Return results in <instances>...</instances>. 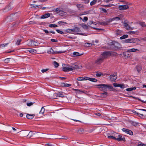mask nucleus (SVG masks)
<instances>
[{
  "mask_svg": "<svg viewBox=\"0 0 146 146\" xmlns=\"http://www.w3.org/2000/svg\"><path fill=\"white\" fill-rule=\"evenodd\" d=\"M97 86H99V88H100V90L104 92L100 94V96L102 98H106L108 95V94L106 92L108 90H111L113 88L112 86L107 84H99Z\"/></svg>",
  "mask_w": 146,
  "mask_h": 146,
  "instance_id": "nucleus-1",
  "label": "nucleus"
},
{
  "mask_svg": "<svg viewBox=\"0 0 146 146\" xmlns=\"http://www.w3.org/2000/svg\"><path fill=\"white\" fill-rule=\"evenodd\" d=\"M20 13L17 12L14 14L11 15L7 18V20L8 21H10L17 19Z\"/></svg>",
  "mask_w": 146,
  "mask_h": 146,
  "instance_id": "nucleus-2",
  "label": "nucleus"
},
{
  "mask_svg": "<svg viewBox=\"0 0 146 146\" xmlns=\"http://www.w3.org/2000/svg\"><path fill=\"white\" fill-rule=\"evenodd\" d=\"M114 136H115V140H116L118 141H125V138L124 137H122V135H119L117 133H115L114 134Z\"/></svg>",
  "mask_w": 146,
  "mask_h": 146,
  "instance_id": "nucleus-3",
  "label": "nucleus"
},
{
  "mask_svg": "<svg viewBox=\"0 0 146 146\" xmlns=\"http://www.w3.org/2000/svg\"><path fill=\"white\" fill-rule=\"evenodd\" d=\"M13 7L12 5L10 4H9L4 8L2 10L3 12L6 13L11 10L13 9Z\"/></svg>",
  "mask_w": 146,
  "mask_h": 146,
  "instance_id": "nucleus-4",
  "label": "nucleus"
},
{
  "mask_svg": "<svg viewBox=\"0 0 146 146\" xmlns=\"http://www.w3.org/2000/svg\"><path fill=\"white\" fill-rule=\"evenodd\" d=\"M65 52V51H54V50L52 48H50L49 50H48L47 51V53L49 54H56L57 53H64Z\"/></svg>",
  "mask_w": 146,
  "mask_h": 146,
  "instance_id": "nucleus-5",
  "label": "nucleus"
},
{
  "mask_svg": "<svg viewBox=\"0 0 146 146\" xmlns=\"http://www.w3.org/2000/svg\"><path fill=\"white\" fill-rule=\"evenodd\" d=\"M111 54V53L110 52L106 51L104 52L100 56L104 60V59L107 58L108 56H110Z\"/></svg>",
  "mask_w": 146,
  "mask_h": 146,
  "instance_id": "nucleus-6",
  "label": "nucleus"
},
{
  "mask_svg": "<svg viewBox=\"0 0 146 146\" xmlns=\"http://www.w3.org/2000/svg\"><path fill=\"white\" fill-rule=\"evenodd\" d=\"M38 43L33 40H29L27 41V44L29 46H33L37 45Z\"/></svg>",
  "mask_w": 146,
  "mask_h": 146,
  "instance_id": "nucleus-7",
  "label": "nucleus"
},
{
  "mask_svg": "<svg viewBox=\"0 0 146 146\" xmlns=\"http://www.w3.org/2000/svg\"><path fill=\"white\" fill-rule=\"evenodd\" d=\"M104 60L102 57L100 56L95 61V63L98 65H99L101 63L103 62L104 61Z\"/></svg>",
  "mask_w": 146,
  "mask_h": 146,
  "instance_id": "nucleus-8",
  "label": "nucleus"
},
{
  "mask_svg": "<svg viewBox=\"0 0 146 146\" xmlns=\"http://www.w3.org/2000/svg\"><path fill=\"white\" fill-rule=\"evenodd\" d=\"M119 9L121 10L127 9L129 8V6L127 5H121L119 6Z\"/></svg>",
  "mask_w": 146,
  "mask_h": 146,
  "instance_id": "nucleus-9",
  "label": "nucleus"
},
{
  "mask_svg": "<svg viewBox=\"0 0 146 146\" xmlns=\"http://www.w3.org/2000/svg\"><path fill=\"white\" fill-rule=\"evenodd\" d=\"M123 131L125 132L126 133L128 134L131 135H133V132L125 128H123L122 129Z\"/></svg>",
  "mask_w": 146,
  "mask_h": 146,
  "instance_id": "nucleus-10",
  "label": "nucleus"
},
{
  "mask_svg": "<svg viewBox=\"0 0 146 146\" xmlns=\"http://www.w3.org/2000/svg\"><path fill=\"white\" fill-rule=\"evenodd\" d=\"M54 12H56L57 13L61 14L62 13L64 12V11L62 8H57L55 9Z\"/></svg>",
  "mask_w": 146,
  "mask_h": 146,
  "instance_id": "nucleus-11",
  "label": "nucleus"
},
{
  "mask_svg": "<svg viewBox=\"0 0 146 146\" xmlns=\"http://www.w3.org/2000/svg\"><path fill=\"white\" fill-rule=\"evenodd\" d=\"M116 75L117 73H115L112 75H111L110 76V78L112 81H114L116 80L117 78Z\"/></svg>",
  "mask_w": 146,
  "mask_h": 146,
  "instance_id": "nucleus-12",
  "label": "nucleus"
},
{
  "mask_svg": "<svg viewBox=\"0 0 146 146\" xmlns=\"http://www.w3.org/2000/svg\"><path fill=\"white\" fill-rule=\"evenodd\" d=\"M80 67L79 66L76 65H74L71 66V68L72 69V70H74L76 69H80L82 68V66H81Z\"/></svg>",
  "mask_w": 146,
  "mask_h": 146,
  "instance_id": "nucleus-13",
  "label": "nucleus"
},
{
  "mask_svg": "<svg viewBox=\"0 0 146 146\" xmlns=\"http://www.w3.org/2000/svg\"><path fill=\"white\" fill-rule=\"evenodd\" d=\"M35 116V115L34 114H27L26 117L28 119H32L34 118Z\"/></svg>",
  "mask_w": 146,
  "mask_h": 146,
  "instance_id": "nucleus-14",
  "label": "nucleus"
},
{
  "mask_svg": "<svg viewBox=\"0 0 146 146\" xmlns=\"http://www.w3.org/2000/svg\"><path fill=\"white\" fill-rule=\"evenodd\" d=\"M123 26L127 30L132 29L129 26V25L127 22H126L125 21L124 23Z\"/></svg>",
  "mask_w": 146,
  "mask_h": 146,
  "instance_id": "nucleus-15",
  "label": "nucleus"
},
{
  "mask_svg": "<svg viewBox=\"0 0 146 146\" xmlns=\"http://www.w3.org/2000/svg\"><path fill=\"white\" fill-rule=\"evenodd\" d=\"M63 70L65 72H68L70 71H72V69L71 68V67H63L62 68Z\"/></svg>",
  "mask_w": 146,
  "mask_h": 146,
  "instance_id": "nucleus-16",
  "label": "nucleus"
},
{
  "mask_svg": "<svg viewBox=\"0 0 146 146\" xmlns=\"http://www.w3.org/2000/svg\"><path fill=\"white\" fill-rule=\"evenodd\" d=\"M114 50H116L121 49V46L119 44L117 43L116 45H114Z\"/></svg>",
  "mask_w": 146,
  "mask_h": 146,
  "instance_id": "nucleus-17",
  "label": "nucleus"
},
{
  "mask_svg": "<svg viewBox=\"0 0 146 146\" xmlns=\"http://www.w3.org/2000/svg\"><path fill=\"white\" fill-rule=\"evenodd\" d=\"M21 135L24 137L28 136V131H21Z\"/></svg>",
  "mask_w": 146,
  "mask_h": 146,
  "instance_id": "nucleus-18",
  "label": "nucleus"
},
{
  "mask_svg": "<svg viewBox=\"0 0 146 146\" xmlns=\"http://www.w3.org/2000/svg\"><path fill=\"white\" fill-rule=\"evenodd\" d=\"M139 50L137 49L132 48L127 50V52H134L138 51Z\"/></svg>",
  "mask_w": 146,
  "mask_h": 146,
  "instance_id": "nucleus-19",
  "label": "nucleus"
},
{
  "mask_svg": "<svg viewBox=\"0 0 146 146\" xmlns=\"http://www.w3.org/2000/svg\"><path fill=\"white\" fill-rule=\"evenodd\" d=\"M50 16V13H46L44 15H43L40 17V18L41 19H45L47 18Z\"/></svg>",
  "mask_w": 146,
  "mask_h": 146,
  "instance_id": "nucleus-20",
  "label": "nucleus"
},
{
  "mask_svg": "<svg viewBox=\"0 0 146 146\" xmlns=\"http://www.w3.org/2000/svg\"><path fill=\"white\" fill-rule=\"evenodd\" d=\"M131 40L132 41V43H138L140 41V40L137 38H131Z\"/></svg>",
  "mask_w": 146,
  "mask_h": 146,
  "instance_id": "nucleus-21",
  "label": "nucleus"
},
{
  "mask_svg": "<svg viewBox=\"0 0 146 146\" xmlns=\"http://www.w3.org/2000/svg\"><path fill=\"white\" fill-rule=\"evenodd\" d=\"M74 56H79L82 55L83 54H80L77 52H74L73 53Z\"/></svg>",
  "mask_w": 146,
  "mask_h": 146,
  "instance_id": "nucleus-22",
  "label": "nucleus"
},
{
  "mask_svg": "<svg viewBox=\"0 0 146 146\" xmlns=\"http://www.w3.org/2000/svg\"><path fill=\"white\" fill-rule=\"evenodd\" d=\"M136 89V88L135 87H134L133 88H127L126 89V90L128 92H130L133 90H134Z\"/></svg>",
  "mask_w": 146,
  "mask_h": 146,
  "instance_id": "nucleus-23",
  "label": "nucleus"
},
{
  "mask_svg": "<svg viewBox=\"0 0 146 146\" xmlns=\"http://www.w3.org/2000/svg\"><path fill=\"white\" fill-rule=\"evenodd\" d=\"M72 90L76 91V93L77 94H80L82 93H83L84 92L83 91L80 90H79L76 89H74V88H72Z\"/></svg>",
  "mask_w": 146,
  "mask_h": 146,
  "instance_id": "nucleus-24",
  "label": "nucleus"
},
{
  "mask_svg": "<svg viewBox=\"0 0 146 146\" xmlns=\"http://www.w3.org/2000/svg\"><path fill=\"white\" fill-rule=\"evenodd\" d=\"M55 95L56 97L58 96L61 98L64 97V95L62 94V93H60L59 92H58V93L55 94Z\"/></svg>",
  "mask_w": 146,
  "mask_h": 146,
  "instance_id": "nucleus-25",
  "label": "nucleus"
},
{
  "mask_svg": "<svg viewBox=\"0 0 146 146\" xmlns=\"http://www.w3.org/2000/svg\"><path fill=\"white\" fill-rule=\"evenodd\" d=\"M28 51L30 53L33 54H35L37 52L36 50L33 49H31L30 50H28Z\"/></svg>",
  "mask_w": 146,
  "mask_h": 146,
  "instance_id": "nucleus-26",
  "label": "nucleus"
},
{
  "mask_svg": "<svg viewBox=\"0 0 146 146\" xmlns=\"http://www.w3.org/2000/svg\"><path fill=\"white\" fill-rule=\"evenodd\" d=\"M96 75L97 77L102 76H103V74L101 72H96Z\"/></svg>",
  "mask_w": 146,
  "mask_h": 146,
  "instance_id": "nucleus-27",
  "label": "nucleus"
},
{
  "mask_svg": "<svg viewBox=\"0 0 146 146\" xmlns=\"http://www.w3.org/2000/svg\"><path fill=\"white\" fill-rule=\"evenodd\" d=\"M90 12L89 11L84 12L82 13H81L79 14L80 16H81L83 15H85L88 14Z\"/></svg>",
  "mask_w": 146,
  "mask_h": 146,
  "instance_id": "nucleus-28",
  "label": "nucleus"
},
{
  "mask_svg": "<svg viewBox=\"0 0 146 146\" xmlns=\"http://www.w3.org/2000/svg\"><path fill=\"white\" fill-rule=\"evenodd\" d=\"M79 134H81L84 133V129L83 128L80 129L77 131Z\"/></svg>",
  "mask_w": 146,
  "mask_h": 146,
  "instance_id": "nucleus-29",
  "label": "nucleus"
},
{
  "mask_svg": "<svg viewBox=\"0 0 146 146\" xmlns=\"http://www.w3.org/2000/svg\"><path fill=\"white\" fill-rule=\"evenodd\" d=\"M122 31L119 30H118L116 31V34L117 35H121L122 34Z\"/></svg>",
  "mask_w": 146,
  "mask_h": 146,
  "instance_id": "nucleus-30",
  "label": "nucleus"
},
{
  "mask_svg": "<svg viewBox=\"0 0 146 146\" xmlns=\"http://www.w3.org/2000/svg\"><path fill=\"white\" fill-rule=\"evenodd\" d=\"M34 134L33 133V132L32 131H30L29 133H28V136L29 137V138H30L32 137Z\"/></svg>",
  "mask_w": 146,
  "mask_h": 146,
  "instance_id": "nucleus-31",
  "label": "nucleus"
},
{
  "mask_svg": "<svg viewBox=\"0 0 146 146\" xmlns=\"http://www.w3.org/2000/svg\"><path fill=\"white\" fill-rule=\"evenodd\" d=\"M128 37V35H123V36L121 37L120 38L121 39H124L127 38Z\"/></svg>",
  "mask_w": 146,
  "mask_h": 146,
  "instance_id": "nucleus-32",
  "label": "nucleus"
},
{
  "mask_svg": "<svg viewBox=\"0 0 146 146\" xmlns=\"http://www.w3.org/2000/svg\"><path fill=\"white\" fill-rule=\"evenodd\" d=\"M89 79V80L94 82H96L97 81L96 79L93 78H90Z\"/></svg>",
  "mask_w": 146,
  "mask_h": 146,
  "instance_id": "nucleus-33",
  "label": "nucleus"
},
{
  "mask_svg": "<svg viewBox=\"0 0 146 146\" xmlns=\"http://www.w3.org/2000/svg\"><path fill=\"white\" fill-rule=\"evenodd\" d=\"M123 15H120L118 17H115V19H118V20H120L122 19Z\"/></svg>",
  "mask_w": 146,
  "mask_h": 146,
  "instance_id": "nucleus-34",
  "label": "nucleus"
},
{
  "mask_svg": "<svg viewBox=\"0 0 146 146\" xmlns=\"http://www.w3.org/2000/svg\"><path fill=\"white\" fill-rule=\"evenodd\" d=\"M34 103H33L32 102H28L26 103L27 105L28 106H32Z\"/></svg>",
  "mask_w": 146,
  "mask_h": 146,
  "instance_id": "nucleus-35",
  "label": "nucleus"
},
{
  "mask_svg": "<svg viewBox=\"0 0 146 146\" xmlns=\"http://www.w3.org/2000/svg\"><path fill=\"white\" fill-rule=\"evenodd\" d=\"M77 7L80 10L82 9L83 7V5L81 4H78L77 5Z\"/></svg>",
  "mask_w": 146,
  "mask_h": 146,
  "instance_id": "nucleus-36",
  "label": "nucleus"
},
{
  "mask_svg": "<svg viewBox=\"0 0 146 146\" xmlns=\"http://www.w3.org/2000/svg\"><path fill=\"white\" fill-rule=\"evenodd\" d=\"M81 26L84 29H88V26L86 25H81L80 24Z\"/></svg>",
  "mask_w": 146,
  "mask_h": 146,
  "instance_id": "nucleus-37",
  "label": "nucleus"
},
{
  "mask_svg": "<svg viewBox=\"0 0 146 146\" xmlns=\"http://www.w3.org/2000/svg\"><path fill=\"white\" fill-rule=\"evenodd\" d=\"M58 27V26L55 24H51L49 25V27L50 28L52 27Z\"/></svg>",
  "mask_w": 146,
  "mask_h": 146,
  "instance_id": "nucleus-38",
  "label": "nucleus"
},
{
  "mask_svg": "<svg viewBox=\"0 0 146 146\" xmlns=\"http://www.w3.org/2000/svg\"><path fill=\"white\" fill-rule=\"evenodd\" d=\"M114 133L112 134L113 135L108 136V137L109 139H113L115 140V136H114Z\"/></svg>",
  "mask_w": 146,
  "mask_h": 146,
  "instance_id": "nucleus-39",
  "label": "nucleus"
},
{
  "mask_svg": "<svg viewBox=\"0 0 146 146\" xmlns=\"http://www.w3.org/2000/svg\"><path fill=\"white\" fill-rule=\"evenodd\" d=\"M92 24H94L95 25H96V23L95 22H93L92 21H90L88 23V26L89 27H92V26H90V25Z\"/></svg>",
  "mask_w": 146,
  "mask_h": 146,
  "instance_id": "nucleus-40",
  "label": "nucleus"
},
{
  "mask_svg": "<svg viewBox=\"0 0 146 146\" xmlns=\"http://www.w3.org/2000/svg\"><path fill=\"white\" fill-rule=\"evenodd\" d=\"M97 2V0H93L90 2V5L91 6L93 5H94Z\"/></svg>",
  "mask_w": 146,
  "mask_h": 146,
  "instance_id": "nucleus-41",
  "label": "nucleus"
},
{
  "mask_svg": "<svg viewBox=\"0 0 146 146\" xmlns=\"http://www.w3.org/2000/svg\"><path fill=\"white\" fill-rule=\"evenodd\" d=\"M44 112V108L43 107H42L41 110L39 112V113L43 114Z\"/></svg>",
  "mask_w": 146,
  "mask_h": 146,
  "instance_id": "nucleus-42",
  "label": "nucleus"
},
{
  "mask_svg": "<svg viewBox=\"0 0 146 146\" xmlns=\"http://www.w3.org/2000/svg\"><path fill=\"white\" fill-rule=\"evenodd\" d=\"M130 97H131L132 98H134L135 99H137V100H139L141 101V102H143V103H145V102H146V101H143V100H140V99H139V98H137L133 96H131Z\"/></svg>",
  "mask_w": 146,
  "mask_h": 146,
  "instance_id": "nucleus-43",
  "label": "nucleus"
},
{
  "mask_svg": "<svg viewBox=\"0 0 146 146\" xmlns=\"http://www.w3.org/2000/svg\"><path fill=\"white\" fill-rule=\"evenodd\" d=\"M131 123L132 125L134 126H136L139 124V123L135 122L134 121L131 122Z\"/></svg>",
  "mask_w": 146,
  "mask_h": 146,
  "instance_id": "nucleus-44",
  "label": "nucleus"
},
{
  "mask_svg": "<svg viewBox=\"0 0 146 146\" xmlns=\"http://www.w3.org/2000/svg\"><path fill=\"white\" fill-rule=\"evenodd\" d=\"M136 69L137 71L139 72L141 70V66H137L136 67Z\"/></svg>",
  "mask_w": 146,
  "mask_h": 146,
  "instance_id": "nucleus-45",
  "label": "nucleus"
},
{
  "mask_svg": "<svg viewBox=\"0 0 146 146\" xmlns=\"http://www.w3.org/2000/svg\"><path fill=\"white\" fill-rule=\"evenodd\" d=\"M131 38L126 39L125 40V42L126 43L130 42L132 43V41L131 40Z\"/></svg>",
  "mask_w": 146,
  "mask_h": 146,
  "instance_id": "nucleus-46",
  "label": "nucleus"
},
{
  "mask_svg": "<svg viewBox=\"0 0 146 146\" xmlns=\"http://www.w3.org/2000/svg\"><path fill=\"white\" fill-rule=\"evenodd\" d=\"M54 64L55 67H57L59 65V64L56 61H54L53 62Z\"/></svg>",
  "mask_w": 146,
  "mask_h": 146,
  "instance_id": "nucleus-47",
  "label": "nucleus"
},
{
  "mask_svg": "<svg viewBox=\"0 0 146 146\" xmlns=\"http://www.w3.org/2000/svg\"><path fill=\"white\" fill-rule=\"evenodd\" d=\"M137 115L141 118H143V117L144 115L143 114L140 113H137Z\"/></svg>",
  "mask_w": 146,
  "mask_h": 146,
  "instance_id": "nucleus-48",
  "label": "nucleus"
},
{
  "mask_svg": "<svg viewBox=\"0 0 146 146\" xmlns=\"http://www.w3.org/2000/svg\"><path fill=\"white\" fill-rule=\"evenodd\" d=\"M92 46V44L89 43H85V46Z\"/></svg>",
  "mask_w": 146,
  "mask_h": 146,
  "instance_id": "nucleus-49",
  "label": "nucleus"
},
{
  "mask_svg": "<svg viewBox=\"0 0 146 146\" xmlns=\"http://www.w3.org/2000/svg\"><path fill=\"white\" fill-rule=\"evenodd\" d=\"M99 23L101 25H108L107 23L104 21H102L101 22H99Z\"/></svg>",
  "mask_w": 146,
  "mask_h": 146,
  "instance_id": "nucleus-50",
  "label": "nucleus"
},
{
  "mask_svg": "<svg viewBox=\"0 0 146 146\" xmlns=\"http://www.w3.org/2000/svg\"><path fill=\"white\" fill-rule=\"evenodd\" d=\"M75 29V32H80V30L79 28L78 27H74Z\"/></svg>",
  "mask_w": 146,
  "mask_h": 146,
  "instance_id": "nucleus-51",
  "label": "nucleus"
},
{
  "mask_svg": "<svg viewBox=\"0 0 146 146\" xmlns=\"http://www.w3.org/2000/svg\"><path fill=\"white\" fill-rule=\"evenodd\" d=\"M138 146H146V145L141 142H139L138 143Z\"/></svg>",
  "mask_w": 146,
  "mask_h": 146,
  "instance_id": "nucleus-52",
  "label": "nucleus"
},
{
  "mask_svg": "<svg viewBox=\"0 0 146 146\" xmlns=\"http://www.w3.org/2000/svg\"><path fill=\"white\" fill-rule=\"evenodd\" d=\"M10 59H11V58H7L5 59L4 60L5 62L6 63H9V62L10 61Z\"/></svg>",
  "mask_w": 146,
  "mask_h": 146,
  "instance_id": "nucleus-53",
  "label": "nucleus"
},
{
  "mask_svg": "<svg viewBox=\"0 0 146 146\" xmlns=\"http://www.w3.org/2000/svg\"><path fill=\"white\" fill-rule=\"evenodd\" d=\"M139 24L142 27H146V25L144 22H141L139 23Z\"/></svg>",
  "mask_w": 146,
  "mask_h": 146,
  "instance_id": "nucleus-54",
  "label": "nucleus"
},
{
  "mask_svg": "<svg viewBox=\"0 0 146 146\" xmlns=\"http://www.w3.org/2000/svg\"><path fill=\"white\" fill-rule=\"evenodd\" d=\"M8 44V43H6L5 44H2L0 45V47H5Z\"/></svg>",
  "mask_w": 146,
  "mask_h": 146,
  "instance_id": "nucleus-55",
  "label": "nucleus"
},
{
  "mask_svg": "<svg viewBox=\"0 0 146 146\" xmlns=\"http://www.w3.org/2000/svg\"><path fill=\"white\" fill-rule=\"evenodd\" d=\"M120 87L122 89H123L125 88V85L123 84H121Z\"/></svg>",
  "mask_w": 146,
  "mask_h": 146,
  "instance_id": "nucleus-56",
  "label": "nucleus"
},
{
  "mask_svg": "<svg viewBox=\"0 0 146 146\" xmlns=\"http://www.w3.org/2000/svg\"><path fill=\"white\" fill-rule=\"evenodd\" d=\"M58 23L60 24H61L62 25L67 24V23L66 22L62 21H59L58 22Z\"/></svg>",
  "mask_w": 146,
  "mask_h": 146,
  "instance_id": "nucleus-57",
  "label": "nucleus"
},
{
  "mask_svg": "<svg viewBox=\"0 0 146 146\" xmlns=\"http://www.w3.org/2000/svg\"><path fill=\"white\" fill-rule=\"evenodd\" d=\"M88 19L87 17H84L82 21L84 22H86L87 21Z\"/></svg>",
  "mask_w": 146,
  "mask_h": 146,
  "instance_id": "nucleus-58",
  "label": "nucleus"
},
{
  "mask_svg": "<svg viewBox=\"0 0 146 146\" xmlns=\"http://www.w3.org/2000/svg\"><path fill=\"white\" fill-rule=\"evenodd\" d=\"M56 31L58 33H60L61 34H62L64 33V32H63L60 31V30L57 29L56 30Z\"/></svg>",
  "mask_w": 146,
  "mask_h": 146,
  "instance_id": "nucleus-59",
  "label": "nucleus"
},
{
  "mask_svg": "<svg viewBox=\"0 0 146 146\" xmlns=\"http://www.w3.org/2000/svg\"><path fill=\"white\" fill-rule=\"evenodd\" d=\"M31 8H36V7H38V5H36V6H35L34 5L31 4Z\"/></svg>",
  "mask_w": 146,
  "mask_h": 146,
  "instance_id": "nucleus-60",
  "label": "nucleus"
},
{
  "mask_svg": "<svg viewBox=\"0 0 146 146\" xmlns=\"http://www.w3.org/2000/svg\"><path fill=\"white\" fill-rule=\"evenodd\" d=\"M78 81H82L84 80L83 77H79L78 78Z\"/></svg>",
  "mask_w": 146,
  "mask_h": 146,
  "instance_id": "nucleus-61",
  "label": "nucleus"
},
{
  "mask_svg": "<svg viewBox=\"0 0 146 146\" xmlns=\"http://www.w3.org/2000/svg\"><path fill=\"white\" fill-rule=\"evenodd\" d=\"M21 41V39H19V40H17V41L16 43V44H17L18 45H19Z\"/></svg>",
  "mask_w": 146,
  "mask_h": 146,
  "instance_id": "nucleus-62",
  "label": "nucleus"
},
{
  "mask_svg": "<svg viewBox=\"0 0 146 146\" xmlns=\"http://www.w3.org/2000/svg\"><path fill=\"white\" fill-rule=\"evenodd\" d=\"M48 70V69H43L41 70V71L42 73L47 71Z\"/></svg>",
  "mask_w": 146,
  "mask_h": 146,
  "instance_id": "nucleus-63",
  "label": "nucleus"
},
{
  "mask_svg": "<svg viewBox=\"0 0 146 146\" xmlns=\"http://www.w3.org/2000/svg\"><path fill=\"white\" fill-rule=\"evenodd\" d=\"M66 32L69 33H72L70 29H67L66 31Z\"/></svg>",
  "mask_w": 146,
  "mask_h": 146,
  "instance_id": "nucleus-64",
  "label": "nucleus"
}]
</instances>
